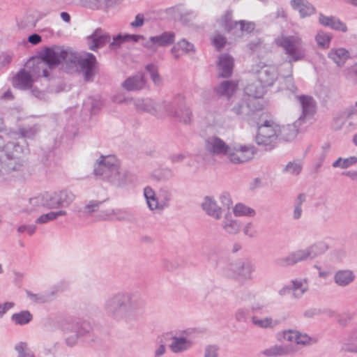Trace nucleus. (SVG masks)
<instances>
[{
    "instance_id": "obj_30",
    "label": "nucleus",
    "mask_w": 357,
    "mask_h": 357,
    "mask_svg": "<svg viewBox=\"0 0 357 357\" xmlns=\"http://www.w3.org/2000/svg\"><path fill=\"white\" fill-rule=\"evenodd\" d=\"M192 346V342L185 337H172V342L169 345L171 351L174 354H179L187 351Z\"/></svg>"
},
{
    "instance_id": "obj_14",
    "label": "nucleus",
    "mask_w": 357,
    "mask_h": 357,
    "mask_svg": "<svg viewBox=\"0 0 357 357\" xmlns=\"http://www.w3.org/2000/svg\"><path fill=\"white\" fill-rule=\"evenodd\" d=\"M255 147L252 145L241 146L235 151H232L230 148L227 155L232 163L241 164L252 159L255 153Z\"/></svg>"
},
{
    "instance_id": "obj_62",
    "label": "nucleus",
    "mask_w": 357,
    "mask_h": 357,
    "mask_svg": "<svg viewBox=\"0 0 357 357\" xmlns=\"http://www.w3.org/2000/svg\"><path fill=\"white\" fill-rule=\"evenodd\" d=\"M346 77L350 82L357 84V63L347 69Z\"/></svg>"
},
{
    "instance_id": "obj_2",
    "label": "nucleus",
    "mask_w": 357,
    "mask_h": 357,
    "mask_svg": "<svg viewBox=\"0 0 357 357\" xmlns=\"http://www.w3.org/2000/svg\"><path fill=\"white\" fill-rule=\"evenodd\" d=\"M93 172L96 176L117 187H123L133 181V176L121 169L117 159L112 155H101L94 165Z\"/></svg>"
},
{
    "instance_id": "obj_41",
    "label": "nucleus",
    "mask_w": 357,
    "mask_h": 357,
    "mask_svg": "<svg viewBox=\"0 0 357 357\" xmlns=\"http://www.w3.org/2000/svg\"><path fill=\"white\" fill-rule=\"evenodd\" d=\"M109 215H114L115 219L119 221L127 222H135L137 221L134 214L127 209H112Z\"/></svg>"
},
{
    "instance_id": "obj_40",
    "label": "nucleus",
    "mask_w": 357,
    "mask_h": 357,
    "mask_svg": "<svg viewBox=\"0 0 357 357\" xmlns=\"http://www.w3.org/2000/svg\"><path fill=\"white\" fill-rule=\"evenodd\" d=\"M291 288L295 298H300L308 289L305 280H293L291 281Z\"/></svg>"
},
{
    "instance_id": "obj_55",
    "label": "nucleus",
    "mask_w": 357,
    "mask_h": 357,
    "mask_svg": "<svg viewBox=\"0 0 357 357\" xmlns=\"http://www.w3.org/2000/svg\"><path fill=\"white\" fill-rule=\"evenodd\" d=\"M145 69L149 72L151 79L155 86H160L162 82L161 77L158 73L157 66L153 63H149L145 66Z\"/></svg>"
},
{
    "instance_id": "obj_58",
    "label": "nucleus",
    "mask_w": 357,
    "mask_h": 357,
    "mask_svg": "<svg viewBox=\"0 0 357 357\" xmlns=\"http://www.w3.org/2000/svg\"><path fill=\"white\" fill-rule=\"evenodd\" d=\"M102 202L97 200H91L83 207L82 212L86 214H91L96 211Z\"/></svg>"
},
{
    "instance_id": "obj_7",
    "label": "nucleus",
    "mask_w": 357,
    "mask_h": 357,
    "mask_svg": "<svg viewBox=\"0 0 357 357\" xmlns=\"http://www.w3.org/2000/svg\"><path fill=\"white\" fill-rule=\"evenodd\" d=\"M163 105L169 116L185 124L190 123L192 112L186 106L183 96L178 95L171 102H164Z\"/></svg>"
},
{
    "instance_id": "obj_4",
    "label": "nucleus",
    "mask_w": 357,
    "mask_h": 357,
    "mask_svg": "<svg viewBox=\"0 0 357 357\" xmlns=\"http://www.w3.org/2000/svg\"><path fill=\"white\" fill-rule=\"evenodd\" d=\"M257 134L255 137L256 143L264 146L267 151L273 149L279 140V126L272 120H265L257 126Z\"/></svg>"
},
{
    "instance_id": "obj_25",
    "label": "nucleus",
    "mask_w": 357,
    "mask_h": 357,
    "mask_svg": "<svg viewBox=\"0 0 357 357\" xmlns=\"http://www.w3.org/2000/svg\"><path fill=\"white\" fill-rule=\"evenodd\" d=\"M290 5L299 13L301 18L310 16L315 12L314 7L307 0H291Z\"/></svg>"
},
{
    "instance_id": "obj_57",
    "label": "nucleus",
    "mask_w": 357,
    "mask_h": 357,
    "mask_svg": "<svg viewBox=\"0 0 357 357\" xmlns=\"http://www.w3.org/2000/svg\"><path fill=\"white\" fill-rule=\"evenodd\" d=\"M302 169V166L299 162H289L283 169V173H289L293 175H298Z\"/></svg>"
},
{
    "instance_id": "obj_61",
    "label": "nucleus",
    "mask_w": 357,
    "mask_h": 357,
    "mask_svg": "<svg viewBox=\"0 0 357 357\" xmlns=\"http://www.w3.org/2000/svg\"><path fill=\"white\" fill-rule=\"evenodd\" d=\"M174 176V173L171 168L165 167L161 169L158 174V178L160 180H169Z\"/></svg>"
},
{
    "instance_id": "obj_32",
    "label": "nucleus",
    "mask_w": 357,
    "mask_h": 357,
    "mask_svg": "<svg viewBox=\"0 0 357 357\" xmlns=\"http://www.w3.org/2000/svg\"><path fill=\"white\" fill-rule=\"evenodd\" d=\"M40 131V127L38 124L32 126H24L19 128V132L10 133L11 137L14 139L27 138L33 139Z\"/></svg>"
},
{
    "instance_id": "obj_15",
    "label": "nucleus",
    "mask_w": 357,
    "mask_h": 357,
    "mask_svg": "<svg viewBox=\"0 0 357 357\" xmlns=\"http://www.w3.org/2000/svg\"><path fill=\"white\" fill-rule=\"evenodd\" d=\"M205 148L213 155H225L230 151V147L218 137H208L205 142Z\"/></svg>"
},
{
    "instance_id": "obj_20",
    "label": "nucleus",
    "mask_w": 357,
    "mask_h": 357,
    "mask_svg": "<svg viewBox=\"0 0 357 357\" xmlns=\"http://www.w3.org/2000/svg\"><path fill=\"white\" fill-rule=\"evenodd\" d=\"M57 292L58 288L53 287L48 291L38 294H33L31 291L26 290V294L31 301L36 303L43 304L54 300Z\"/></svg>"
},
{
    "instance_id": "obj_35",
    "label": "nucleus",
    "mask_w": 357,
    "mask_h": 357,
    "mask_svg": "<svg viewBox=\"0 0 357 357\" xmlns=\"http://www.w3.org/2000/svg\"><path fill=\"white\" fill-rule=\"evenodd\" d=\"M134 105L136 109L139 112L155 114L158 111L155 102L151 99H137L135 100Z\"/></svg>"
},
{
    "instance_id": "obj_43",
    "label": "nucleus",
    "mask_w": 357,
    "mask_h": 357,
    "mask_svg": "<svg viewBox=\"0 0 357 357\" xmlns=\"http://www.w3.org/2000/svg\"><path fill=\"white\" fill-rule=\"evenodd\" d=\"M160 210L162 211L169 206L172 194L167 188H162L158 192Z\"/></svg>"
},
{
    "instance_id": "obj_12",
    "label": "nucleus",
    "mask_w": 357,
    "mask_h": 357,
    "mask_svg": "<svg viewBox=\"0 0 357 357\" xmlns=\"http://www.w3.org/2000/svg\"><path fill=\"white\" fill-rule=\"evenodd\" d=\"M175 33L172 31H165L160 35L151 36L143 46L147 50L155 52L158 47H166L174 43Z\"/></svg>"
},
{
    "instance_id": "obj_50",
    "label": "nucleus",
    "mask_w": 357,
    "mask_h": 357,
    "mask_svg": "<svg viewBox=\"0 0 357 357\" xmlns=\"http://www.w3.org/2000/svg\"><path fill=\"white\" fill-rule=\"evenodd\" d=\"M239 259L228 264L223 269V274L229 278H237L239 271Z\"/></svg>"
},
{
    "instance_id": "obj_31",
    "label": "nucleus",
    "mask_w": 357,
    "mask_h": 357,
    "mask_svg": "<svg viewBox=\"0 0 357 357\" xmlns=\"http://www.w3.org/2000/svg\"><path fill=\"white\" fill-rule=\"evenodd\" d=\"M238 278L243 280H252V273L255 271V264L248 259H239Z\"/></svg>"
},
{
    "instance_id": "obj_44",
    "label": "nucleus",
    "mask_w": 357,
    "mask_h": 357,
    "mask_svg": "<svg viewBox=\"0 0 357 357\" xmlns=\"http://www.w3.org/2000/svg\"><path fill=\"white\" fill-rule=\"evenodd\" d=\"M342 349L350 353H357V329L352 331L343 344Z\"/></svg>"
},
{
    "instance_id": "obj_54",
    "label": "nucleus",
    "mask_w": 357,
    "mask_h": 357,
    "mask_svg": "<svg viewBox=\"0 0 357 357\" xmlns=\"http://www.w3.org/2000/svg\"><path fill=\"white\" fill-rule=\"evenodd\" d=\"M315 40L319 47L326 49L329 47L331 36L330 33H326L323 31H319L315 37Z\"/></svg>"
},
{
    "instance_id": "obj_10",
    "label": "nucleus",
    "mask_w": 357,
    "mask_h": 357,
    "mask_svg": "<svg viewBox=\"0 0 357 357\" xmlns=\"http://www.w3.org/2000/svg\"><path fill=\"white\" fill-rule=\"evenodd\" d=\"M24 169L23 161L20 157L6 158L1 162V176L8 180L18 176Z\"/></svg>"
},
{
    "instance_id": "obj_26",
    "label": "nucleus",
    "mask_w": 357,
    "mask_h": 357,
    "mask_svg": "<svg viewBox=\"0 0 357 357\" xmlns=\"http://www.w3.org/2000/svg\"><path fill=\"white\" fill-rule=\"evenodd\" d=\"M33 82V77L28 70L22 69L15 76L13 82L15 87L20 89H28L31 88Z\"/></svg>"
},
{
    "instance_id": "obj_6",
    "label": "nucleus",
    "mask_w": 357,
    "mask_h": 357,
    "mask_svg": "<svg viewBox=\"0 0 357 357\" xmlns=\"http://www.w3.org/2000/svg\"><path fill=\"white\" fill-rule=\"evenodd\" d=\"M92 331L90 322L79 318H75L66 322L63 331L66 335V342L69 347L75 346L79 337L89 334Z\"/></svg>"
},
{
    "instance_id": "obj_56",
    "label": "nucleus",
    "mask_w": 357,
    "mask_h": 357,
    "mask_svg": "<svg viewBox=\"0 0 357 357\" xmlns=\"http://www.w3.org/2000/svg\"><path fill=\"white\" fill-rule=\"evenodd\" d=\"M252 322L255 326L262 328H272L274 326L273 324V319L271 317L260 319L257 316H253L252 317Z\"/></svg>"
},
{
    "instance_id": "obj_37",
    "label": "nucleus",
    "mask_w": 357,
    "mask_h": 357,
    "mask_svg": "<svg viewBox=\"0 0 357 357\" xmlns=\"http://www.w3.org/2000/svg\"><path fill=\"white\" fill-rule=\"evenodd\" d=\"M355 275L350 270L338 271L334 276L335 282L340 286L345 287L354 281Z\"/></svg>"
},
{
    "instance_id": "obj_49",
    "label": "nucleus",
    "mask_w": 357,
    "mask_h": 357,
    "mask_svg": "<svg viewBox=\"0 0 357 357\" xmlns=\"http://www.w3.org/2000/svg\"><path fill=\"white\" fill-rule=\"evenodd\" d=\"M234 214L236 217L240 216H248V217H253L255 215V211L242 203H238L236 204L233 209Z\"/></svg>"
},
{
    "instance_id": "obj_22",
    "label": "nucleus",
    "mask_w": 357,
    "mask_h": 357,
    "mask_svg": "<svg viewBox=\"0 0 357 357\" xmlns=\"http://www.w3.org/2000/svg\"><path fill=\"white\" fill-rule=\"evenodd\" d=\"M202 208L208 215L215 220H219L222 217V208L218 206L216 201L212 197H204Z\"/></svg>"
},
{
    "instance_id": "obj_9",
    "label": "nucleus",
    "mask_w": 357,
    "mask_h": 357,
    "mask_svg": "<svg viewBox=\"0 0 357 357\" xmlns=\"http://www.w3.org/2000/svg\"><path fill=\"white\" fill-rule=\"evenodd\" d=\"M75 195L68 190L48 192L50 209L68 207L75 199Z\"/></svg>"
},
{
    "instance_id": "obj_19",
    "label": "nucleus",
    "mask_w": 357,
    "mask_h": 357,
    "mask_svg": "<svg viewBox=\"0 0 357 357\" xmlns=\"http://www.w3.org/2000/svg\"><path fill=\"white\" fill-rule=\"evenodd\" d=\"M258 80L266 86H272L276 81L278 73L275 66H264L257 71Z\"/></svg>"
},
{
    "instance_id": "obj_27",
    "label": "nucleus",
    "mask_w": 357,
    "mask_h": 357,
    "mask_svg": "<svg viewBox=\"0 0 357 357\" xmlns=\"http://www.w3.org/2000/svg\"><path fill=\"white\" fill-rule=\"evenodd\" d=\"M292 353L290 347L283 344H275L261 351V354L266 357L286 356Z\"/></svg>"
},
{
    "instance_id": "obj_39",
    "label": "nucleus",
    "mask_w": 357,
    "mask_h": 357,
    "mask_svg": "<svg viewBox=\"0 0 357 357\" xmlns=\"http://www.w3.org/2000/svg\"><path fill=\"white\" fill-rule=\"evenodd\" d=\"M1 151H4L6 158L20 157V154L24 152L23 146L16 142H8Z\"/></svg>"
},
{
    "instance_id": "obj_48",
    "label": "nucleus",
    "mask_w": 357,
    "mask_h": 357,
    "mask_svg": "<svg viewBox=\"0 0 357 357\" xmlns=\"http://www.w3.org/2000/svg\"><path fill=\"white\" fill-rule=\"evenodd\" d=\"M311 260L328 250V245L324 242L316 243L307 248Z\"/></svg>"
},
{
    "instance_id": "obj_59",
    "label": "nucleus",
    "mask_w": 357,
    "mask_h": 357,
    "mask_svg": "<svg viewBox=\"0 0 357 357\" xmlns=\"http://www.w3.org/2000/svg\"><path fill=\"white\" fill-rule=\"evenodd\" d=\"M36 21L31 16H26L18 23V26L21 29H31L36 26Z\"/></svg>"
},
{
    "instance_id": "obj_29",
    "label": "nucleus",
    "mask_w": 357,
    "mask_h": 357,
    "mask_svg": "<svg viewBox=\"0 0 357 357\" xmlns=\"http://www.w3.org/2000/svg\"><path fill=\"white\" fill-rule=\"evenodd\" d=\"M266 86L259 80L249 83L244 89L245 94L255 99L261 98L265 93Z\"/></svg>"
},
{
    "instance_id": "obj_63",
    "label": "nucleus",
    "mask_w": 357,
    "mask_h": 357,
    "mask_svg": "<svg viewBox=\"0 0 357 357\" xmlns=\"http://www.w3.org/2000/svg\"><path fill=\"white\" fill-rule=\"evenodd\" d=\"M226 42V38L220 34H217L213 38V44L218 51L224 47Z\"/></svg>"
},
{
    "instance_id": "obj_17",
    "label": "nucleus",
    "mask_w": 357,
    "mask_h": 357,
    "mask_svg": "<svg viewBox=\"0 0 357 357\" xmlns=\"http://www.w3.org/2000/svg\"><path fill=\"white\" fill-rule=\"evenodd\" d=\"M218 66L219 68L218 77L222 78H229L231 76L234 60L233 57L228 54H220L218 57Z\"/></svg>"
},
{
    "instance_id": "obj_5",
    "label": "nucleus",
    "mask_w": 357,
    "mask_h": 357,
    "mask_svg": "<svg viewBox=\"0 0 357 357\" xmlns=\"http://www.w3.org/2000/svg\"><path fill=\"white\" fill-rule=\"evenodd\" d=\"M277 45L283 48L289 58V68L292 70V62L303 60L305 57V49L301 38L298 36H282L276 40Z\"/></svg>"
},
{
    "instance_id": "obj_24",
    "label": "nucleus",
    "mask_w": 357,
    "mask_h": 357,
    "mask_svg": "<svg viewBox=\"0 0 357 357\" xmlns=\"http://www.w3.org/2000/svg\"><path fill=\"white\" fill-rule=\"evenodd\" d=\"M298 100L302 108V115L299 118H302V121L307 116H312L315 112L316 102L314 98L306 95L297 96Z\"/></svg>"
},
{
    "instance_id": "obj_34",
    "label": "nucleus",
    "mask_w": 357,
    "mask_h": 357,
    "mask_svg": "<svg viewBox=\"0 0 357 357\" xmlns=\"http://www.w3.org/2000/svg\"><path fill=\"white\" fill-rule=\"evenodd\" d=\"M237 84L232 80H226L221 82L215 89L217 95L229 98L235 93Z\"/></svg>"
},
{
    "instance_id": "obj_16",
    "label": "nucleus",
    "mask_w": 357,
    "mask_h": 357,
    "mask_svg": "<svg viewBox=\"0 0 357 357\" xmlns=\"http://www.w3.org/2000/svg\"><path fill=\"white\" fill-rule=\"evenodd\" d=\"M89 48L96 51L110 40V36L101 29H96L93 33L87 37Z\"/></svg>"
},
{
    "instance_id": "obj_3",
    "label": "nucleus",
    "mask_w": 357,
    "mask_h": 357,
    "mask_svg": "<svg viewBox=\"0 0 357 357\" xmlns=\"http://www.w3.org/2000/svg\"><path fill=\"white\" fill-rule=\"evenodd\" d=\"M45 57L55 68L62 63L67 73L77 71V63L80 55L70 48L56 45L46 47Z\"/></svg>"
},
{
    "instance_id": "obj_28",
    "label": "nucleus",
    "mask_w": 357,
    "mask_h": 357,
    "mask_svg": "<svg viewBox=\"0 0 357 357\" xmlns=\"http://www.w3.org/2000/svg\"><path fill=\"white\" fill-rule=\"evenodd\" d=\"M319 22L321 25L328 26L334 30L342 31L343 32H346L347 30L345 24L333 16H325L322 13H320L319 16Z\"/></svg>"
},
{
    "instance_id": "obj_51",
    "label": "nucleus",
    "mask_w": 357,
    "mask_h": 357,
    "mask_svg": "<svg viewBox=\"0 0 357 357\" xmlns=\"http://www.w3.org/2000/svg\"><path fill=\"white\" fill-rule=\"evenodd\" d=\"M17 357H36L25 342H20L15 346Z\"/></svg>"
},
{
    "instance_id": "obj_64",
    "label": "nucleus",
    "mask_w": 357,
    "mask_h": 357,
    "mask_svg": "<svg viewBox=\"0 0 357 357\" xmlns=\"http://www.w3.org/2000/svg\"><path fill=\"white\" fill-rule=\"evenodd\" d=\"M241 33H250L255 29V24L252 22H245L244 20L238 21V28Z\"/></svg>"
},
{
    "instance_id": "obj_60",
    "label": "nucleus",
    "mask_w": 357,
    "mask_h": 357,
    "mask_svg": "<svg viewBox=\"0 0 357 357\" xmlns=\"http://www.w3.org/2000/svg\"><path fill=\"white\" fill-rule=\"evenodd\" d=\"M204 357H219V347L209 344L204 348Z\"/></svg>"
},
{
    "instance_id": "obj_23",
    "label": "nucleus",
    "mask_w": 357,
    "mask_h": 357,
    "mask_svg": "<svg viewBox=\"0 0 357 357\" xmlns=\"http://www.w3.org/2000/svg\"><path fill=\"white\" fill-rule=\"evenodd\" d=\"M252 102H241L234 105L231 111L237 116L240 119L246 120L248 119L254 113L255 110L259 108L253 105V107H251Z\"/></svg>"
},
{
    "instance_id": "obj_46",
    "label": "nucleus",
    "mask_w": 357,
    "mask_h": 357,
    "mask_svg": "<svg viewBox=\"0 0 357 357\" xmlns=\"http://www.w3.org/2000/svg\"><path fill=\"white\" fill-rule=\"evenodd\" d=\"M178 50H181L185 53H189L191 52H194L195 47L193 44L188 42L185 39H182L179 42H178V43L175 46H174L171 50L172 53L174 55L176 58L178 57V54H177Z\"/></svg>"
},
{
    "instance_id": "obj_53",
    "label": "nucleus",
    "mask_w": 357,
    "mask_h": 357,
    "mask_svg": "<svg viewBox=\"0 0 357 357\" xmlns=\"http://www.w3.org/2000/svg\"><path fill=\"white\" fill-rule=\"evenodd\" d=\"M306 200V195L303 193H301L298 195L294 201V210L293 212V218L294 220H298L302 215V204Z\"/></svg>"
},
{
    "instance_id": "obj_52",
    "label": "nucleus",
    "mask_w": 357,
    "mask_h": 357,
    "mask_svg": "<svg viewBox=\"0 0 357 357\" xmlns=\"http://www.w3.org/2000/svg\"><path fill=\"white\" fill-rule=\"evenodd\" d=\"M47 197L48 192H46L43 194L39 195L37 197L30 198L29 203L33 207L43 206L50 208L49 199Z\"/></svg>"
},
{
    "instance_id": "obj_36",
    "label": "nucleus",
    "mask_w": 357,
    "mask_h": 357,
    "mask_svg": "<svg viewBox=\"0 0 357 357\" xmlns=\"http://www.w3.org/2000/svg\"><path fill=\"white\" fill-rule=\"evenodd\" d=\"M222 227L227 233L236 234L241 229V224L238 220L232 219L231 213H228L224 217Z\"/></svg>"
},
{
    "instance_id": "obj_11",
    "label": "nucleus",
    "mask_w": 357,
    "mask_h": 357,
    "mask_svg": "<svg viewBox=\"0 0 357 357\" xmlns=\"http://www.w3.org/2000/svg\"><path fill=\"white\" fill-rule=\"evenodd\" d=\"M96 63V58L92 53H86L85 56H80L77 63V71L82 73L85 81L89 82L93 79Z\"/></svg>"
},
{
    "instance_id": "obj_47",
    "label": "nucleus",
    "mask_w": 357,
    "mask_h": 357,
    "mask_svg": "<svg viewBox=\"0 0 357 357\" xmlns=\"http://www.w3.org/2000/svg\"><path fill=\"white\" fill-rule=\"evenodd\" d=\"M66 211L63 210H59L57 211H50L47 213L43 214L39 218L36 220V223L37 224H45L50 221H52L56 220L60 216H63L66 215Z\"/></svg>"
},
{
    "instance_id": "obj_1",
    "label": "nucleus",
    "mask_w": 357,
    "mask_h": 357,
    "mask_svg": "<svg viewBox=\"0 0 357 357\" xmlns=\"http://www.w3.org/2000/svg\"><path fill=\"white\" fill-rule=\"evenodd\" d=\"M144 306V302L138 294L121 291L109 296L103 308L116 321H131L138 318Z\"/></svg>"
},
{
    "instance_id": "obj_42",
    "label": "nucleus",
    "mask_w": 357,
    "mask_h": 357,
    "mask_svg": "<svg viewBox=\"0 0 357 357\" xmlns=\"http://www.w3.org/2000/svg\"><path fill=\"white\" fill-rule=\"evenodd\" d=\"M220 24L224 27L225 30L230 33L234 29H236L238 26V22H234L232 20V11L227 10L222 16L219 21Z\"/></svg>"
},
{
    "instance_id": "obj_13",
    "label": "nucleus",
    "mask_w": 357,
    "mask_h": 357,
    "mask_svg": "<svg viewBox=\"0 0 357 357\" xmlns=\"http://www.w3.org/2000/svg\"><path fill=\"white\" fill-rule=\"evenodd\" d=\"M311 260L307 248L289 253L287 256L276 258L274 264L278 267L293 266L298 262Z\"/></svg>"
},
{
    "instance_id": "obj_38",
    "label": "nucleus",
    "mask_w": 357,
    "mask_h": 357,
    "mask_svg": "<svg viewBox=\"0 0 357 357\" xmlns=\"http://www.w3.org/2000/svg\"><path fill=\"white\" fill-rule=\"evenodd\" d=\"M144 195L146 199L147 205L150 210H160V204L158 197L155 195V191L150 186H146L144 189Z\"/></svg>"
},
{
    "instance_id": "obj_8",
    "label": "nucleus",
    "mask_w": 357,
    "mask_h": 357,
    "mask_svg": "<svg viewBox=\"0 0 357 357\" xmlns=\"http://www.w3.org/2000/svg\"><path fill=\"white\" fill-rule=\"evenodd\" d=\"M25 67L31 76H43L48 78L50 77V70L54 68L45 57V48L41 54L40 59L32 58L25 64Z\"/></svg>"
},
{
    "instance_id": "obj_33",
    "label": "nucleus",
    "mask_w": 357,
    "mask_h": 357,
    "mask_svg": "<svg viewBox=\"0 0 357 357\" xmlns=\"http://www.w3.org/2000/svg\"><path fill=\"white\" fill-rule=\"evenodd\" d=\"M328 56L338 66H342L350 57V54L348 50L342 47L333 48L328 52Z\"/></svg>"
},
{
    "instance_id": "obj_21",
    "label": "nucleus",
    "mask_w": 357,
    "mask_h": 357,
    "mask_svg": "<svg viewBox=\"0 0 357 357\" xmlns=\"http://www.w3.org/2000/svg\"><path fill=\"white\" fill-rule=\"evenodd\" d=\"M301 122L302 118H299L292 124L279 126V138L287 142L294 139L299 131Z\"/></svg>"
},
{
    "instance_id": "obj_18",
    "label": "nucleus",
    "mask_w": 357,
    "mask_h": 357,
    "mask_svg": "<svg viewBox=\"0 0 357 357\" xmlns=\"http://www.w3.org/2000/svg\"><path fill=\"white\" fill-rule=\"evenodd\" d=\"M146 84L145 75L143 73H138L133 76L128 77L121 84L123 89L128 91H134L143 89Z\"/></svg>"
},
{
    "instance_id": "obj_45",
    "label": "nucleus",
    "mask_w": 357,
    "mask_h": 357,
    "mask_svg": "<svg viewBox=\"0 0 357 357\" xmlns=\"http://www.w3.org/2000/svg\"><path fill=\"white\" fill-rule=\"evenodd\" d=\"M33 319V316L29 310H22L18 313L12 315V321L17 325H25L29 323Z\"/></svg>"
}]
</instances>
